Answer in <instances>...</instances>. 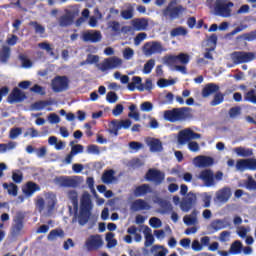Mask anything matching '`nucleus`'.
<instances>
[{
    "instance_id": "nucleus-1",
    "label": "nucleus",
    "mask_w": 256,
    "mask_h": 256,
    "mask_svg": "<svg viewBox=\"0 0 256 256\" xmlns=\"http://www.w3.org/2000/svg\"><path fill=\"white\" fill-rule=\"evenodd\" d=\"M67 197L71 201L74 209V216L72 218V223H79L87 225L89 219H91V213L93 211V201H91V195L88 193L83 194L80 199V209H79V194L75 190H69L67 192Z\"/></svg>"
},
{
    "instance_id": "nucleus-2",
    "label": "nucleus",
    "mask_w": 256,
    "mask_h": 256,
    "mask_svg": "<svg viewBox=\"0 0 256 256\" xmlns=\"http://www.w3.org/2000/svg\"><path fill=\"white\" fill-rule=\"evenodd\" d=\"M86 60L89 65H93L96 63L97 69L105 73V71H110L111 69H117V67H121L123 65V60L121 58L113 56L109 58H105L101 63H99V56L88 54Z\"/></svg>"
},
{
    "instance_id": "nucleus-3",
    "label": "nucleus",
    "mask_w": 256,
    "mask_h": 256,
    "mask_svg": "<svg viewBox=\"0 0 256 256\" xmlns=\"http://www.w3.org/2000/svg\"><path fill=\"white\" fill-rule=\"evenodd\" d=\"M189 111H191L189 107L173 108L172 110H165L163 117L169 123H177V121L189 119Z\"/></svg>"
},
{
    "instance_id": "nucleus-4",
    "label": "nucleus",
    "mask_w": 256,
    "mask_h": 256,
    "mask_svg": "<svg viewBox=\"0 0 256 256\" xmlns=\"http://www.w3.org/2000/svg\"><path fill=\"white\" fill-rule=\"evenodd\" d=\"M177 5V0H172L169 2L168 6L162 11L163 16L169 21H175L179 19L183 13L187 10L183 5Z\"/></svg>"
},
{
    "instance_id": "nucleus-5",
    "label": "nucleus",
    "mask_w": 256,
    "mask_h": 256,
    "mask_svg": "<svg viewBox=\"0 0 256 256\" xmlns=\"http://www.w3.org/2000/svg\"><path fill=\"white\" fill-rule=\"evenodd\" d=\"M233 5V2H227V0H216L214 11L219 17H231V7Z\"/></svg>"
},
{
    "instance_id": "nucleus-6",
    "label": "nucleus",
    "mask_w": 256,
    "mask_h": 256,
    "mask_svg": "<svg viewBox=\"0 0 256 256\" xmlns=\"http://www.w3.org/2000/svg\"><path fill=\"white\" fill-rule=\"evenodd\" d=\"M51 88L54 93H63L69 89V77L56 76L51 81Z\"/></svg>"
},
{
    "instance_id": "nucleus-7",
    "label": "nucleus",
    "mask_w": 256,
    "mask_h": 256,
    "mask_svg": "<svg viewBox=\"0 0 256 256\" xmlns=\"http://www.w3.org/2000/svg\"><path fill=\"white\" fill-rule=\"evenodd\" d=\"M163 63L168 67H174V65H177V63L187 65V63H189V55L185 53H180L177 56L166 55L163 57Z\"/></svg>"
},
{
    "instance_id": "nucleus-8",
    "label": "nucleus",
    "mask_w": 256,
    "mask_h": 256,
    "mask_svg": "<svg viewBox=\"0 0 256 256\" xmlns=\"http://www.w3.org/2000/svg\"><path fill=\"white\" fill-rule=\"evenodd\" d=\"M255 53L238 51L231 54V59L235 65H241V63H250V61H255Z\"/></svg>"
},
{
    "instance_id": "nucleus-9",
    "label": "nucleus",
    "mask_w": 256,
    "mask_h": 256,
    "mask_svg": "<svg viewBox=\"0 0 256 256\" xmlns=\"http://www.w3.org/2000/svg\"><path fill=\"white\" fill-rule=\"evenodd\" d=\"M132 124L133 122L129 119H125V120L114 119L111 121L112 128L108 130V133H110V135H113L114 137H117L121 129H129V127H131Z\"/></svg>"
},
{
    "instance_id": "nucleus-10",
    "label": "nucleus",
    "mask_w": 256,
    "mask_h": 256,
    "mask_svg": "<svg viewBox=\"0 0 256 256\" xmlns=\"http://www.w3.org/2000/svg\"><path fill=\"white\" fill-rule=\"evenodd\" d=\"M143 53L146 57H151L155 53H163V45L157 41L146 42L143 46Z\"/></svg>"
},
{
    "instance_id": "nucleus-11",
    "label": "nucleus",
    "mask_w": 256,
    "mask_h": 256,
    "mask_svg": "<svg viewBox=\"0 0 256 256\" xmlns=\"http://www.w3.org/2000/svg\"><path fill=\"white\" fill-rule=\"evenodd\" d=\"M55 183L56 185H59V187H64L67 189H77V187L79 186V181L70 176L56 177Z\"/></svg>"
},
{
    "instance_id": "nucleus-12",
    "label": "nucleus",
    "mask_w": 256,
    "mask_h": 256,
    "mask_svg": "<svg viewBox=\"0 0 256 256\" xmlns=\"http://www.w3.org/2000/svg\"><path fill=\"white\" fill-rule=\"evenodd\" d=\"M87 251H97L103 247V238L99 234L90 235L85 242Z\"/></svg>"
},
{
    "instance_id": "nucleus-13",
    "label": "nucleus",
    "mask_w": 256,
    "mask_h": 256,
    "mask_svg": "<svg viewBox=\"0 0 256 256\" xmlns=\"http://www.w3.org/2000/svg\"><path fill=\"white\" fill-rule=\"evenodd\" d=\"M75 17H77V12L66 9L65 14L59 17L58 23L60 27H71L75 23Z\"/></svg>"
},
{
    "instance_id": "nucleus-14",
    "label": "nucleus",
    "mask_w": 256,
    "mask_h": 256,
    "mask_svg": "<svg viewBox=\"0 0 256 256\" xmlns=\"http://www.w3.org/2000/svg\"><path fill=\"white\" fill-rule=\"evenodd\" d=\"M196 203H197V195H195V193L193 192H189L186 198H184L180 203L181 211H183L184 213H189V211L193 209Z\"/></svg>"
},
{
    "instance_id": "nucleus-15",
    "label": "nucleus",
    "mask_w": 256,
    "mask_h": 256,
    "mask_svg": "<svg viewBox=\"0 0 256 256\" xmlns=\"http://www.w3.org/2000/svg\"><path fill=\"white\" fill-rule=\"evenodd\" d=\"M102 37L101 32L98 30H87L82 32L81 39L84 43H99Z\"/></svg>"
},
{
    "instance_id": "nucleus-16",
    "label": "nucleus",
    "mask_w": 256,
    "mask_h": 256,
    "mask_svg": "<svg viewBox=\"0 0 256 256\" xmlns=\"http://www.w3.org/2000/svg\"><path fill=\"white\" fill-rule=\"evenodd\" d=\"M198 179L203 181L205 187H213L215 185V174L211 169L202 170L198 175Z\"/></svg>"
},
{
    "instance_id": "nucleus-17",
    "label": "nucleus",
    "mask_w": 256,
    "mask_h": 256,
    "mask_svg": "<svg viewBox=\"0 0 256 256\" xmlns=\"http://www.w3.org/2000/svg\"><path fill=\"white\" fill-rule=\"evenodd\" d=\"M146 181H154L156 185H161L165 181V174L157 169H149L145 174Z\"/></svg>"
},
{
    "instance_id": "nucleus-18",
    "label": "nucleus",
    "mask_w": 256,
    "mask_h": 256,
    "mask_svg": "<svg viewBox=\"0 0 256 256\" xmlns=\"http://www.w3.org/2000/svg\"><path fill=\"white\" fill-rule=\"evenodd\" d=\"M236 169L237 171H245V169L256 171V159H240L236 162Z\"/></svg>"
},
{
    "instance_id": "nucleus-19",
    "label": "nucleus",
    "mask_w": 256,
    "mask_h": 256,
    "mask_svg": "<svg viewBox=\"0 0 256 256\" xmlns=\"http://www.w3.org/2000/svg\"><path fill=\"white\" fill-rule=\"evenodd\" d=\"M14 223L12 225V235H19L23 231L25 214L18 212L13 219Z\"/></svg>"
},
{
    "instance_id": "nucleus-20",
    "label": "nucleus",
    "mask_w": 256,
    "mask_h": 256,
    "mask_svg": "<svg viewBox=\"0 0 256 256\" xmlns=\"http://www.w3.org/2000/svg\"><path fill=\"white\" fill-rule=\"evenodd\" d=\"M26 98L27 96L25 95V92L15 87L13 88L12 92L8 95L7 101L8 103H10V105H13V103H21V101H25Z\"/></svg>"
},
{
    "instance_id": "nucleus-21",
    "label": "nucleus",
    "mask_w": 256,
    "mask_h": 256,
    "mask_svg": "<svg viewBox=\"0 0 256 256\" xmlns=\"http://www.w3.org/2000/svg\"><path fill=\"white\" fill-rule=\"evenodd\" d=\"M231 195H233L231 188L224 187L216 192L215 201L218 203H227L231 199Z\"/></svg>"
},
{
    "instance_id": "nucleus-22",
    "label": "nucleus",
    "mask_w": 256,
    "mask_h": 256,
    "mask_svg": "<svg viewBox=\"0 0 256 256\" xmlns=\"http://www.w3.org/2000/svg\"><path fill=\"white\" fill-rule=\"evenodd\" d=\"M146 145H148L151 153H161V151H163V143L157 138H147Z\"/></svg>"
},
{
    "instance_id": "nucleus-23",
    "label": "nucleus",
    "mask_w": 256,
    "mask_h": 256,
    "mask_svg": "<svg viewBox=\"0 0 256 256\" xmlns=\"http://www.w3.org/2000/svg\"><path fill=\"white\" fill-rule=\"evenodd\" d=\"M134 31H147L149 20L147 18H136L131 21Z\"/></svg>"
},
{
    "instance_id": "nucleus-24",
    "label": "nucleus",
    "mask_w": 256,
    "mask_h": 256,
    "mask_svg": "<svg viewBox=\"0 0 256 256\" xmlns=\"http://www.w3.org/2000/svg\"><path fill=\"white\" fill-rule=\"evenodd\" d=\"M149 193H153V189L149 184L136 186L133 191L134 197H145V195H149Z\"/></svg>"
},
{
    "instance_id": "nucleus-25",
    "label": "nucleus",
    "mask_w": 256,
    "mask_h": 256,
    "mask_svg": "<svg viewBox=\"0 0 256 256\" xmlns=\"http://www.w3.org/2000/svg\"><path fill=\"white\" fill-rule=\"evenodd\" d=\"M197 167H211L215 160L210 156H197L194 158Z\"/></svg>"
},
{
    "instance_id": "nucleus-26",
    "label": "nucleus",
    "mask_w": 256,
    "mask_h": 256,
    "mask_svg": "<svg viewBox=\"0 0 256 256\" xmlns=\"http://www.w3.org/2000/svg\"><path fill=\"white\" fill-rule=\"evenodd\" d=\"M150 209L149 204L143 199H137L130 204V210L136 213L137 211H145Z\"/></svg>"
},
{
    "instance_id": "nucleus-27",
    "label": "nucleus",
    "mask_w": 256,
    "mask_h": 256,
    "mask_svg": "<svg viewBox=\"0 0 256 256\" xmlns=\"http://www.w3.org/2000/svg\"><path fill=\"white\" fill-rule=\"evenodd\" d=\"M219 92V85L215 83H208L202 89V97L207 99V97H211V95Z\"/></svg>"
},
{
    "instance_id": "nucleus-28",
    "label": "nucleus",
    "mask_w": 256,
    "mask_h": 256,
    "mask_svg": "<svg viewBox=\"0 0 256 256\" xmlns=\"http://www.w3.org/2000/svg\"><path fill=\"white\" fill-rule=\"evenodd\" d=\"M37 191H41V186L31 181L27 182L25 188H23V193L26 197L33 196Z\"/></svg>"
},
{
    "instance_id": "nucleus-29",
    "label": "nucleus",
    "mask_w": 256,
    "mask_h": 256,
    "mask_svg": "<svg viewBox=\"0 0 256 256\" xmlns=\"http://www.w3.org/2000/svg\"><path fill=\"white\" fill-rule=\"evenodd\" d=\"M102 183H105V185H111L113 181H117V178L115 177V170H105L101 176Z\"/></svg>"
},
{
    "instance_id": "nucleus-30",
    "label": "nucleus",
    "mask_w": 256,
    "mask_h": 256,
    "mask_svg": "<svg viewBox=\"0 0 256 256\" xmlns=\"http://www.w3.org/2000/svg\"><path fill=\"white\" fill-rule=\"evenodd\" d=\"M131 83H128L129 91H134L137 87L138 91H145V84L142 83V79L139 76H134ZM138 85V86H137Z\"/></svg>"
},
{
    "instance_id": "nucleus-31",
    "label": "nucleus",
    "mask_w": 256,
    "mask_h": 256,
    "mask_svg": "<svg viewBox=\"0 0 256 256\" xmlns=\"http://www.w3.org/2000/svg\"><path fill=\"white\" fill-rule=\"evenodd\" d=\"M143 235L145 237V247H151V245L155 243V237L153 236V232L149 226H144Z\"/></svg>"
},
{
    "instance_id": "nucleus-32",
    "label": "nucleus",
    "mask_w": 256,
    "mask_h": 256,
    "mask_svg": "<svg viewBox=\"0 0 256 256\" xmlns=\"http://www.w3.org/2000/svg\"><path fill=\"white\" fill-rule=\"evenodd\" d=\"M158 205L161 207L160 213L165 215V213H173V204L167 200L159 199Z\"/></svg>"
},
{
    "instance_id": "nucleus-33",
    "label": "nucleus",
    "mask_w": 256,
    "mask_h": 256,
    "mask_svg": "<svg viewBox=\"0 0 256 256\" xmlns=\"http://www.w3.org/2000/svg\"><path fill=\"white\" fill-rule=\"evenodd\" d=\"M229 225L227 220H214L211 222L210 227L214 229V231H221V229H227Z\"/></svg>"
},
{
    "instance_id": "nucleus-34",
    "label": "nucleus",
    "mask_w": 256,
    "mask_h": 256,
    "mask_svg": "<svg viewBox=\"0 0 256 256\" xmlns=\"http://www.w3.org/2000/svg\"><path fill=\"white\" fill-rule=\"evenodd\" d=\"M57 237H59L60 239H63V237H65V231H63V229L61 228L53 229L49 232L47 239L48 241H55Z\"/></svg>"
},
{
    "instance_id": "nucleus-35",
    "label": "nucleus",
    "mask_w": 256,
    "mask_h": 256,
    "mask_svg": "<svg viewBox=\"0 0 256 256\" xmlns=\"http://www.w3.org/2000/svg\"><path fill=\"white\" fill-rule=\"evenodd\" d=\"M49 105H53V101L40 100V101H36L32 104V109H34V111H41V110L45 109V107H48Z\"/></svg>"
},
{
    "instance_id": "nucleus-36",
    "label": "nucleus",
    "mask_w": 256,
    "mask_h": 256,
    "mask_svg": "<svg viewBox=\"0 0 256 256\" xmlns=\"http://www.w3.org/2000/svg\"><path fill=\"white\" fill-rule=\"evenodd\" d=\"M11 59V48L9 46H3L0 51V61L1 63H7Z\"/></svg>"
},
{
    "instance_id": "nucleus-37",
    "label": "nucleus",
    "mask_w": 256,
    "mask_h": 256,
    "mask_svg": "<svg viewBox=\"0 0 256 256\" xmlns=\"http://www.w3.org/2000/svg\"><path fill=\"white\" fill-rule=\"evenodd\" d=\"M105 240L107 242L106 247L108 249H113V247H117V239H115V233L113 232L106 233Z\"/></svg>"
},
{
    "instance_id": "nucleus-38",
    "label": "nucleus",
    "mask_w": 256,
    "mask_h": 256,
    "mask_svg": "<svg viewBox=\"0 0 256 256\" xmlns=\"http://www.w3.org/2000/svg\"><path fill=\"white\" fill-rule=\"evenodd\" d=\"M128 235H134V241L136 243H141L143 240V236L139 233H137V226L132 225L127 229Z\"/></svg>"
},
{
    "instance_id": "nucleus-39",
    "label": "nucleus",
    "mask_w": 256,
    "mask_h": 256,
    "mask_svg": "<svg viewBox=\"0 0 256 256\" xmlns=\"http://www.w3.org/2000/svg\"><path fill=\"white\" fill-rule=\"evenodd\" d=\"M3 188L7 189L8 195H12L13 197H17L19 187H17V185L15 183H12V182L10 184L4 183Z\"/></svg>"
},
{
    "instance_id": "nucleus-40",
    "label": "nucleus",
    "mask_w": 256,
    "mask_h": 256,
    "mask_svg": "<svg viewBox=\"0 0 256 256\" xmlns=\"http://www.w3.org/2000/svg\"><path fill=\"white\" fill-rule=\"evenodd\" d=\"M189 141H190L189 129L181 131L178 135L179 145H185V143H189Z\"/></svg>"
},
{
    "instance_id": "nucleus-41",
    "label": "nucleus",
    "mask_w": 256,
    "mask_h": 256,
    "mask_svg": "<svg viewBox=\"0 0 256 256\" xmlns=\"http://www.w3.org/2000/svg\"><path fill=\"white\" fill-rule=\"evenodd\" d=\"M234 152L238 155V157H251V155H253L252 149H245L243 147L235 148Z\"/></svg>"
},
{
    "instance_id": "nucleus-42",
    "label": "nucleus",
    "mask_w": 256,
    "mask_h": 256,
    "mask_svg": "<svg viewBox=\"0 0 256 256\" xmlns=\"http://www.w3.org/2000/svg\"><path fill=\"white\" fill-rule=\"evenodd\" d=\"M243 249V244L241 241L236 240L232 245L230 246V253L232 255H239L241 253V250Z\"/></svg>"
},
{
    "instance_id": "nucleus-43",
    "label": "nucleus",
    "mask_w": 256,
    "mask_h": 256,
    "mask_svg": "<svg viewBox=\"0 0 256 256\" xmlns=\"http://www.w3.org/2000/svg\"><path fill=\"white\" fill-rule=\"evenodd\" d=\"M225 100V95L221 92H216L214 95L213 100L210 102L211 107H217V105H221L223 101Z\"/></svg>"
},
{
    "instance_id": "nucleus-44",
    "label": "nucleus",
    "mask_w": 256,
    "mask_h": 256,
    "mask_svg": "<svg viewBox=\"0 0 256 256\" xmlns=\"http://www.w3.org/2000/svg\"><path fill=\"white\" fill-rule=\"evenodd\" d=\"M188 31L186 28H184L183 26H179L177 28H174L171 30L170 35L171 37H179V36H183L185 37V35H187Z\"/></svg>"
},
{
    "instance_id": "nucleus-45",
    "label": "nucleus",
    "mask_w": 256,
    "mask_h": 256,
    "mask_svg": "<svg viewBox=\"0 0 256 256\" xmlns=\"http://www.w3.org/2000/svg\"><path fill=\"white\" fill-rule=\"evenodd\" d=\"M38 47L46 51L50 55V57H55V52L53 51V47H51V44L47 42H41L38 44Z\"/></svg>"
},
{
    "instance_id": "nucleus-46",
    "label": "nucleus",
    "mask_w": 256,
    "mask_h": 256,
    "mask_svg": "<svg viewBox=\"0 0 256 256\" xmlns=\"http://www.w3.org/2000/svg\"><path fill=\"white\" fill-rule=\"evenodd\" d=\"M30 27H34L35 33L43 35L45 33V26L39 24L37 21L29 22Z\"/></svg>"
},
{
    "instance_id": "nucleus-47",
    "label": "nucleus",
    "mask_w": 256,
    "mask_h": 256,
    "mask_svg": "<svg viewBox=\"0 0 256 256\" xmlns=\"http://www.w3.org/2000/svg\"><path fill=\"white\" fill-rule=\"evenodd\" d=\"M192 215L194 216H188V215L184 216L183 221L185 225H195V223H197V217H196L197 211L194 210L192 212Z\"/></svg>"
},
{
    "instance_id": "nucleus-48",
    "label": "nucleus",
    "mask_w": 256,
    "mask_h": 256,
    "mask_svg": "<svg viewBox=\"0 0 256 256\" xmlns=\"http://www.w3.org/2000/svg\"><path fill=\"white\" fill-rule=\"evenodd\" d=\"M237 39H244V41H255L256 39V30H253L248 33H244L237 37Z\"/></svg>"
},
{
    "instance_id": "nucleus-49",
    "label": "nucleus",
    "mask_w": 256,
    "mask_h": 256,
    "mask_svg": "<svg viewBox=\"0 0 256 256\" xmlns=\"http://www.w3.org/2000/svg\"><path fill=\"white\" fill-rule=\"evenodd\" d=\"M157 85L161 89H165V87H171V85H175V80H167L165 78H161L160 80H158Z\"/></svg>"
},
{
    "instance_id": "nucleus-50",
    "label": "nucleus",
    "mask_w": 256,
    "mask_h": 256,
    "mask_svg": "<svg viewBox=\"0 0 256 256\" xmlns=\"http://www.w3.org/2000/svg\"><path fill=\"white\" fill-rule=\"evenodd\" d=\"M153 67H155V60H153V59L148 60L144 65L143 73L145 75H149V73H151V71H153Z\"/></svg>"
},
{
    "instance_id": "nucleus-51",
    "label": "nucleus",
    "mask_w": 256,
    "mask_h": 256,
    "mask_svg": "<svg viewBox=\"0 0 256 256\" xmlns=\"http://www.w3.org/2000/svg\"><path fill=\"white\" fill-rule=\"evenodd\" d=\"M244 101H249L250 103H253L256 105V95L255 90H250L244 95Z\"/></svg>"
},
{
    "instance_id": "nucleus-52",
    "label": "nucleus",
    "mask_w": 256,
    "mask_h": 256,
    "mask_svg": "<svg viewBox=\"0 0 256 256\" xmlns=\"http://www.w3.org/2000/svg\"><path fill=\"white\" fill-rule=\"evenodd\" d=\"M15 142H9L8 144L2 143L0 144V153H7V151H11V149H15Z\"/></svg>"
},
{
    "instance_id": "nucleus-53",
    "label": "nucleus",
    "mask_w": 256,
    "mask_h": 256,
    "mask_svg": "<svg viewBox=\"0 0 256 256\" xmlns=\"http://www.w3.org/2000/svg\"><path fill=\"white\" fill-rule=\"evenodd\" d=\"M35 205L39 213H42L43 211H45V199H43V197L37 196Z\"/></svg>"
},
{
    "instance_id": "nucleus-54",
    "label": "nucleus",
    "mask_w": 256,
    "mask_h": 256,
    "mask_svg": "<svg viewBox=\"0 0 256 256\" xmlns=\"http://www.w3.org/2000/svg\"><path fill=\"white\" fill-rule=\"evenodd\" d=\"M228 115L230 119H235L236 117H239V115H241V107L235 106L230 108Z\"/></svg>"
},
{
    "instance_id": "nucleus-55",
    "label": "nucleus",
    "mask_w": 256,
    "mask_h": 256,
    "mask_svg": "<svg viewBox=\"0 0 256 256\" xmlns=\"http://www.w3.org/2000/svg\"><path fill=\"white\" fill-rule=\"evenodd\" d=\"M22 133H23V128H20V127L12 128L9 132V139H17V137H19V135H21Z\"/></svg>"
},
{
    "instance_id": "nucleus-56",
    "label": "nucleus",
    "mask_w": 256,
    "mask_h": 256,
    "mask_svg": "<svg viewBox=\"0 0 256 256\" xmlns=\"http://www.w3.org/2000/svg\"><path fill=\"white\" fill-rule=\"evenodd\" d=\"M19 59L22 63V67H24L25 69H29V67L33 66V62H31V60H29L27 56L20 54Z\"/></svg>"
},
{
    "instance_id": "nucleus-57",
    "label": "nucleus",
    "mask_w": 256,
    "mask_h": 256,
    "mask_svg": "<svg viewBox=\"0 0 256 256\" xmlns=\"http://www.w3.org/2000/svg\"><path fill=\"white\" fill-rule=\"evenodd\" d=\"M149 225H151L153 227V229H159V227H161V225H163V222H161V219H159L157 217H152L149 220Z\"/></svg>"
},
{
    "instance_id": "nucleus-58",
    "label": "nucleus",
    "mask_w": 256,
    "mask_h": 256,
    "mask_svg": "<svg viewBox=\"0 0 256 256\" xmlns=\"http://www.w3.org/2000/svg\"><path fill=\"white\" fill-rule=\"evenodd\" d=\"M133 55H135V50H133L130 47L124 49L123 57H124V59H126V61L133 59Z\"/></svg>"
},
{
    "instance_id": "nucleus-59",
    "label": "nucleus",
    "mask_w": 256,
    "mask_h": 256,
    "mask_svg": "<svg viewBox=\"0 0 256 256\" xmlns=\"http://www.w3.org/2000/svg\"><path fill=\"white\" fill-rule=\"evenodd\" d=\"M202 203H204L202 205L204 209L211 207V195H209L208 193H204L202 196Z\"/></svg>"
},
{
    "instance_id": "nucleus-60",
    "label": "nucleus",
    "mask_w": 256,
    "mask_h": 256,
    "mask_svg": "<svg viewBox=\"0 0 256 256\" xmlns=\"http://www.w3.org/2000/svg\"><path fill=\"white\" fill-rule=\"evenodd\" d=\"M87 153L91 155H100L101 150L99 149V146L92 144L87 147Z\"/></svg>"
},
{
    "instance_id": "nucleus-61",
    "label": "nucleus",
    "mask_w": 256,
    "mask_h": 256,
    "mask_svg": "<svg viewBox=\"0 0 256 256\" xmlns=\"http://www.w3.org/2000/svg\"><path fill=\"white\" fill-rule=\"evenodd\" d=\"M145 39H147V33L141 32L137 34L136 37L134 38V45H141V42L145 41Z\"/></svg>"
},
{
    "instance_id": "nucleus-62",
    "label": "nucleus",
    "mask_w": 256,
    "mask_h": 256,
    "mask_svg": "<svg viewBox=\"0 0 256 256\" xmlns=\"http://www.w3.org/2000/svg\"><path fill=\"white\" fill-rule=\"evenodd\" d=\"M121 17H122V19H125L126 21L129 19H133V8H129V9L121 11Z\"/></svg>"
},
{
    "instance_id": "nucleus-63",
    "label": "nucleus",
    "mask_w": 256,
    "mask_h": 256,
    "mask_svg": "<svg viewBox=\"0 0 256 256\" xmlns=\"http://www.w3.org/2000/svg\"><path fill=\"white\" fill-rule=\"evenodd\" d=\"M118 99L117 93L113 91L108 92L106 95V101H108V103H117Z\"/></svg>"
},
{
    "instance_id": "nucleus-64",
    "label": "nucleus",
    "mask_w": 256,
    "mask_h": 256,
    "mask_svg": "<svg viewBox=\"0 0 256 256\" xmlns=\"http://www.w3.org/2000/svg\"><path fill=\"white\" fill-rule=\"evenodd\" d=\"M245 185H246V189H249L250 191L256 190V181L253 179V177H249Z\"/></svg>"
}]
</instances>
